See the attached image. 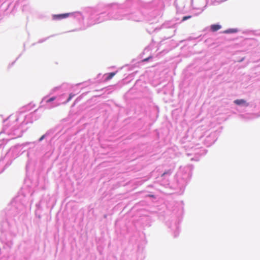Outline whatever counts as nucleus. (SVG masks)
Returning <instances> with one entry per match:
<instances>
[{"label": "nucleus", "mask_w": 260, "mask_h": 260, "mask_svg": "<svg viewBox=\"0 0 260 260\" xmlns=\"http://www.w3.org/2000/svg\"><path fill=\"white\" fill-rule=\"evenodd\" d=\"M234 103L237 105H245L248 106V104L246 103V101L243 99L236 100L234 101Z\"/></svg>", "instance_id": "nucleus-2"}, {"label": "nucleus", "mask_w": 260, "mask_h": 260, "mask_svg": "<svg viewBox=\"0 0 260 260\" xmlns=\"http://www.w3.org/2000/svg\"><path fill=\"white\" fill-rule=\"evenodd\" d=\"M115 74H116V73L114 72H112V73H109L108 74H107V77L105 78V80L106 81H107L111 79L114 77V76H115Z\"/></svg>", "instance_id": "nucleus-4"}, {"label": "nucleus", "mask_w": 260, "mask_h": 260, "mask_svg": "<svg viewBox=\"0 0 260 260\" xmlns=\"http://www.w3.org/2000/svg\"><path fill=\"white\" fill-rule=\"evenodd\" d=\"M237 31V30L236 29H229L224 30L223 31V33H225V34L234 33V32H236Z\"/></svg>", "instance_id": "nucleus-5"}, {"label": "nucleus", "mask_w": 260, "mask_h": 260, "mask_svg": "<svg viewBox=\"0 0 260 260\" xmlns=\"http://www.w3.org/2000/svg\"><path fill=\"white\" fill-rule=\"evenodd\" d=\"M70 13H64L57 15H54L53 16V19L54 20H60L62 19L66 18L68 17L70 15Z\"/></svg>", "instance_id": "nucleus-1"}, {"label": "nucleus", "mask_w": 260, "mask_h": 260, "mask_svg": "<svg viewBox=\"0 0 260 260\" xmlns=\"http://www.w3.org/2000/svg\"><path fill=\"white\" fill-rule=\"evenodd\" d=\"M44 137H45V136H44V135L42 136L40 138V139H39V141H41L42 140H43V139H44Z\"/></svg>", "instance_id": "nucleus-11"}, {"label": "nucleus", "mask_w": 260, "mask_h": 260, "mask_svg": "<svg viewBox=\"0 0 260 260\" xmlns=\"http://www.w3.org/2000/svg\"><path fill=\"white\" fill-rule=\"evenodd\" d=\"M151 58V56H149V57H148V58H146L142 60V61H143V62H146V61H148V60H149L150 58Z\"/></svg>", "instance_id": "nucleus-10"}, {"label": "nucleus", "mask_w": 260, "mask_h": 260, "mask_svg": "<svg viewBox=\"0 0 260 260\" xmlns=\"http://www.w3.org/2000/svg\"><path fill=\"white\" fill-rule=\"evenodd\" d=\"M221 28V26L219 24H213L211 26V29L212 31H216Z\"/></svg>", "instance_id": "nucleus-3"}, {"label": "nucleus", "mask_w": 260, "mask_h": 260, "mask_svg": "<svg viewBox=\"0 0 260 260\" xmlns=\"http://www.w3.org/2000/svg\"><path fill=\"white\" fill-rule=\"evenodd\" d=\"M75 95V94H73L72 93H70V95H69V96L66 102V103H68L69 102L71 99Z\"/></svg>", "instance_id": "nucleus-6"}, {"label": "nucleus", "mask_w": 260, "mask_h": 260, "mask_svg": "<svg viewBox=\"0 0 260 260\" xmlns=\"http://www.w3.org/2000/svg\"><path fill=\"white\" fill-rule=\"evenodd\" d=\"M170 171L169 170V171H167L165 172H164L162 175H161V177H163L164 176H165L166 174H170Z\"/></svg>", "instance_id": "nucleus-9"}, {"label": "nucleus", "mask_w": 260, "mask_h": 260, "mask_svg": "<svg viewBox=\"0 0 260 260\" xmlns=\"http://www.w3.org/2000/svg\"><path fill=\"white\" fill-rule=\"evenodd\" d=\"M55 99H56V98H55V97H54V96L52 97V98H50L49 99H48V100L46 101V102H47V103H50V102H52V101H53L54 100H55Z\"/></svg>", "instance_id": "nucleus-7"}, {"label": "nucleus", "mask_w": 260, "mask_h": 260, "mask_svg": "<svg viewBox=\"0 0 260 260\" xmlns=\"http://www.w3.org/2000/svg\"><path fill=\"white\" fill-rule=\"evenodd\" d=\"M190 18H191V16H184L182 18V21H185Z\"/></svg>", "instance_id": "nucleus-8"}]
</instances>
